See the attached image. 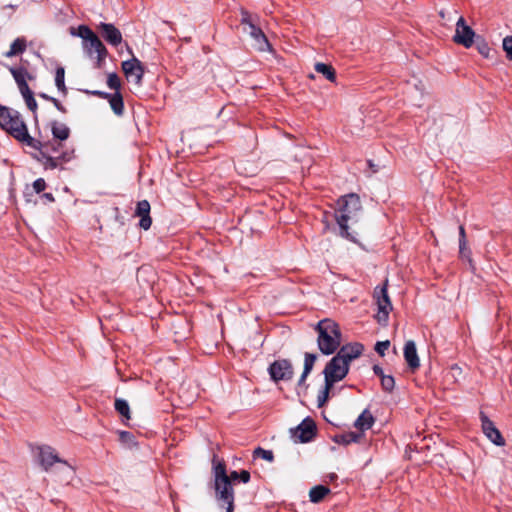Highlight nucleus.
I'll list each match as a JSON object with an SVG mask.
<instances>
[{"mask_svg": "<svg viewBox=\"0 0 512 512\" xmlns=\"http://www.w3.org/2000/svg\"><path fill=\"white\" fill-rule=\"evenodd\" d=\"M335 220L340 229V235L354 243L357 242L356 232L349 231V223L358 222V215L362 211L360 197L350 193L340 197L336 202Z\"/></svg>", "mask_w": 512, "mask_h": 512, "instance_id": "f257e3e1", "label": "nucleus"}, {"mask_svg": "<svg viewBox=\"0 0 512 512\" xmlns=\"http://www.w3.org/2000/svg\"><path fill=\"white\" fill-rule=\"evenodd\" d=\"M0 126L15 139L33 148L40 149L42 142L31 137L18 111L0 106Z\"/></svg>", "mask_w": 512, "mask_h": 512, "instance_id": "f03ea898", "label": "nucleus"}, {"mask_svg": "<svg viewBox=\"0 0 512 512\" xmlns=\"http://www.w3.org/2000/svg\"><path fill=\"white\" fill-rule=\"evenodd\" d=\"M215 498L221 507L226 506V512L234 511V491L230 478L223 463L214 467Z\"/></svg>", "mask_w": 512, "mask_h": 512, "instance_id": "7ed1b4c3", "label": "nucleus"}, {"mask_svg": "<svg viewBox=\"0 0 512 512\" xmlns=\"http://www.w3.org/2000/svg\"><path fill=\"white\" fill-rule=\"evenodd\" d=\"M315 330L320 351L326 355L333 354L341 344V331L337 323L318 322Z\"/></svg>", "mask_w": 512, "mask_h": 512, "instance_id": "20e7f679", "label": "nucleus"}, {"mask_svg": "<svg viewBox=\"0 0 512 512\" xmlns=\"http://www.w3.org/2000/svg\"><path fill=\"white\" fill-rule=\"evenodd\" d=\"M70 34L83 39L84 50L90 57L96 54L98 64L104 61L108 51L100 38L88 26L80 25L78 28L71 27Z\"/></svg>", "mask_w": 512, "mask_h": 512, "instance_id": "39448f33", "label": "nucleus"}, {"mask_svg": "<svg viewBox=\"0 0 512 512\" xmlns=\"http://www.w3.org/2000/svg\"><path fill=\"white\" fill-rule=\"evenodd\" d=\"M240 24L242 26L243 33L250 36L254 49L260 52L270 50L271 45L266 35L258 26L253 23L250 13L245 9H241Z\"/></svg>", "mask_w": 512, "mask_h": 512, "instance_id": "423d86ee", "label": "nucleus"}, {"mask_svg": "<svg viewBox=\"0 0 512 512\" xmlns=\"http://www.w3.org/2000/svg\"><path fill=\"white\" fill-rule=\"evenodd\" d=\"M350 365L342 356L336 354L326 365L323 374L325 382L335 384L341 381L348 374Z\"/></svg>", "mask_w": 512, "mask_h": 512, "instance_id": "0eeeda50", "label": "nucleus"}, {"mask_svg": "<svg viewBox=\"0 0 512 512\" xmlns=\"http://www.w3.org/2000/svg\"><path fill=\"white\" fill-rule=\"evenodd\" d=\"M38 150L45 169L62 168L64 163L69 162L73 158V151H64L58 155H49L47 143H42L41 148Z\"/></svg>", "mask_w": 512, "mask_h": 512, "instance_id": "6e6552de", "label": "nucleus"}, {"mask_svg": "<svg viewBox=\"0 0 512 512\" xmlns=\"http://www.w3.org/2000/svg\"><path fill=\"white\" fill-rule=\"evenodd\" d=\"M387 283L388 280L385 281L382 287H376L374 291V299L377 305L376 320H387L389 312L392 309V304L387 292Z\"/></svg>", "mask_w": 512, "mask_h": 512, "instance_id": "1a4fd4ad", "label": "nucleus"}, {"mask_svg": "<svg viewBox=\"0 0 512 512\" xmlns=\"http://www.w3.org/2000/svg\"><path fill=\"white\" fill-rule=\"evenodd\" d=\"M38 458L41 466L48 471L55 463H62L70 474H73V468L59 458L56 451L50 446H41L38 448Z\"/></svg>", "mask_w": 512, "mask_h": 512, "instance_id": "9d476101", "label": "nucleus"}, {"mask_svg": "<svg viewBox=\"0 0 512 512\" xmlns=\"http://www.w3.org/2000/svg\"><path fill=\"white\" fill-rule=\"evenodd\" d=\"M121 66L126 78L141 86L145 72L142 62L133 56L132 59L123 61Z\"/></svg>", "mask_w": 512, "mask_h": 512, "instance_id": "9b49d317", "label": "nucleus"}, {"mask_svg": "<svg viewBox=\"0 0 512 512\" xmlns=\"http://www.w3.org/2000/svg\"><path fill=\"white\" fill-rule=\"evenodd\" d=\"M475 32L468 26L463 17H460L456 23V30L453 40L457 44L470 48L474 43Z\"/></svg>", "mask_w": 512, "mask_h": 512, "instance_id": "f8f14e48", "label": "nucleus"}, {"mask_svg": "<svg viewBox=\"0 0 512 512\" xmlns=\"http://www.w3.org/2000/svg\"><path fill=\"white\" fill-rule=\"evenodd\" d=\"M269 373L274 381L289 380L293 376V368L288 360H277L270 365Z\"/></svg>", "mask_w": 512, "mask_h": 512, "instance_id": "ddd939ff", "label": "nucleus"}, {"mask_svg": "<svg viewBox=\"0 0 512 512\" xmlns=\"http://www.w3.org/2000/svg\"><path fill=\"white\" fill-rule=\"evenodd\" d=\"M97 30L102 38L110 45L117 47L123 41L120 30L111 23L101 22Z\"/></svg>", "mask_w": 512, "mask_h": 512, "instance_id": "4468645a", "label": "nucleus"}, {"mask_svg": "<svg viewBox=\"0 0 512 512\" xmlns=\"http://www.w3.org/2000/svg\"><path fill=\"white\" fill-rule=\"evenodd\" d=\"M482 430L485 436L495 445L504 446L505 440L494 423L484 414H481Z\"/></svg>", "mask_w": 512, "mask_h": 512, "instance_id": "2eb2a0df", "label": "nucleus"}, {"mask_svg": "<svg viewBox=\"0 0 512 512\" xmlns=\"http://www.w3.org/2000/svg\"><path fill=\"white\" fill-rule=\"evenodd\" d=\"M150 209V203L147 200H142L137 203L135 215L140 217L139 226L144 230H148L152 225Z\"/></svg>", "mask_w": 512, "mask_h": 512, "instance_id": "dca6fc26", "label": "nucleus"}, {"mask_svg": "<svg viewBox=\"0 0 512 512\" xmlns=\"http://www.w3.org/2000/svg\"><path fill=\"white\" fill-rule=\"evenodd\" d=\"M404 358L410 369L416 370L420 366V360L416 351L415 342L409 340L404 346Z\"/></svg>", "mask_w": 512, "mask_h": 512, "instance_id": "f3484780", "label": "nucleus"}, {"mask_svg": "<svg viewBox=\"0 0 512 512\" xmlns=\"http://www.w3.org/2000/svg\"><path fill=\"white\" fill-rule=\"evenodd\" d=\"M315 435V424L311 420L303 421L296 429L295 437H297L300 442H308Z\"/></svg>", "mask_w": 512, "mask_h": 512, "instance_id": "a211bd4d", "label": "nucleus"}, {"mask_svg": "<svg viewBox=\"0 0 512 512\" xmlns=\"http://www.w3.org/2000/svg\"><path fill=\"white\" fill-rule=\"evenodd\" d=\"M363 350L364 347L362 344L352 343L343 346L337 354L342 356L344 360H347V363L350 365V362L358 358L362 354Z\"/></svg>", "mask_w": 512, "mask_h": 512, "instance_id": "6ab92c4d", "label": "nucleus"}, {"mask_svg": "<svg viewBox=\"0 0 512 512\" xmlns=\"http://www.w3.org/2000/svg\"><path fill=\"white\" fill-rule=\"evenodd\" d=\"M27 49V40L25 37H17L9 47V50L4 53L7 58H12L23 54Z\"/></svg>", "mask_w": 512, "mask_h": 512, "instance_id": "aec40b11", "label": "nucleus"}, {"mask_svg": "<svg viewBox=\"0 0 512 512\" xmlns=\"http://www.w3.org/2000/svg\"><path fill=\"white\" fill-rule=\"evenodd\" d=\"M51 131L54 139L59 141H64L70 136L69 127L65 123L59 121H53L51 123Z\"/></svg>", "mask_w": 512, "mask_h": 512, "instance_id": "412c9836", "label": "nucleus"}, {"mask_svg": "<svg viewBox=\"0 0 512 512\" xmlns=\"http://www.w3.org/2000/svg\"><path fill=\"white\" fill-rule=\"evenodd\" d=\"M373 423H374L373 415L371 414V412L368 409H365L359 415V417L356 419L354 426L361 431H365V430L370 429L372 427Z\"/></svg>", "mask_w": 512, "mask_h": 512, "instance_id": "4be33fe9", "label": "nucleus"}, {"mask_svg": "<svg viewBox=\"0 0 512 512\" xmlns=\"http://www.w3.org/2000/svg\"><path fill=\"white\" fill-rule=\"evenodd\" d=\"M9 71L12 74L17 86L22 83H25L27 80L33 79V76L23 66L9 67Z\"/></svg>", "mask_w": 512, "mask_h": 512, "instance_id": "5701e85b", "label": "nucleus"}, {"mask_svg": "<svg viewBox=\"0 0 512 512\" xmlns=\"http://www.w3.org/2000/svg\"><path fill=\"white\" fill-rule=\"evenodd\" d=\"M108 102L110 104L112 111L117 116H122L124 114L123 96L120 92L113 93L108 99Z\"/></svg>", "mask_w": 512, "mask_h": 512, "instance_id": "b1692460", "label": "nucleus"}, {"mask_svg": "<svg viewBox=\"0 0 512 512\" xmlns=\"http://www.w3.org/2000/svg\"><path fill=\"white\" fill-rule=\"evenodd\" d=\"M330 493V489L323 485H317L310 489L309 499L312 503L321 502L326 495Z\"/></svg>", "mask_w": 512, "mask_h": 512, "instance_id": "393cba45", "label": "nucleus"}, {"mask_svg": "<svg viewBox=\"0 0 512 512\" xmlns=\"http://www.w3.org/2000/svg\"><path fill=\"white\" fill-rule=\"evenodd\" d=\"M315 71L317 73L322 74L327 80L331 82H335L336 80V71L330 64L318 62L315 64Z\"/></svg>", "mask_w": 512, "mask_h": 512, "instance_id": "a878e982", "label": "nucleus"}, {"mask_svg": "<svg viewBox=\"0 0 512 512\" xmlns=\"http://www.w3.org/2000/svg\"><path fill=\"white\" fill-rule=\"evenodd\" d=\"M65 69L60 66L57 67L55 72V85L57 89L65 96L67 94V87L65 86Z\"/></svg>", "mask_w": 512, "mask_h": 512, "instance_id": "bb28decb", "label": "nucleus"}, {"mask_svg": "<svg viewBox=\"0 0 512 512\" xmlns=\"http://www.w3.org/2000/svg\"><path fill=\"white\" fill-rule=\"evenodd\" d=\"M115 410L125 419H130V407L126 400L116 399L114 404Z\"/></svg>", "mask_w": 512, "mask_h": 512, "instance_id": "cd10ccee", "label": "nucleus"}, {"mask_svg": "<svg viewBox=\"0 0 512 512\" xmlns=\"http://www.w3.org/2000/svg\"><path fill=\"white\" fill-rule=\"evenodd\" d=\"M459 257L462 260H467L469 263V267L472 270H475V265L472 259V252L471 249L468 247V242L465 243L464 246L462 244H459Z\"/></svg>", "mask_w": 512, "mask_h": 512, "instance_id": "c85d7f7f", "label": "nucleus"}, {"mask_svg": "<svg viewBox=\"0 0 512 512\" xmlns=\"http://www.w3.org/2000/svg\"><path fill=\"white\" fill-rule=\"evenodd\" d=\"M333 386L334 384L330 382H325L324 387L322 388V390L319 391L317 396L318 407H322L326 404V402L329 399L330 390L332 389Z\"/></svg>", "mask_w": 512, "mask_h": 512, "instance_id": "c756f323", "label": "nucleus"}, {"mask_svg": "<svg viewBox=\"0 0 512 512\" xmlns=\"http://www.w3.org/2000/svg\"><path fill=\"white\" fill-rule=\"evenodd\" d=\"M317 359V356L315 354L306 353L305 359H304V376H308L311 370L313 369V366L315 364V361Z\"/></svg>", "mask_w": 512, "mask_h": 512, "instance_id": "7c9ffc66", "label": "nucleus"}, {"mask_svg": "<svg viewBox=\"0 0 512 512\" xmlns=\"http://www.w3.org/2000/svg\"><path fill=\"white\" fill-rule=\"evenodd\" d=\"M107 85L110 89L115 90V92H120L121 81L116 73H110L108 75Z\"/></svg>", "mask_w": 512, "mask_h": 512, "instance_id": "2f4dec72", "label": "nucleus"}, {"mask_svg": "<svg viewBox=\"0 0 512 512\" xmlns=\"http://www.w3.org/2000/svg\"><path fill=\"white\" fill-rule=\"evenodd\" d=\"M254 456L256 457H260L266 461H273L274 459V456H273V452L270 451V450H265L263 448H260L258 447L257 449L254 450Z\"/></svg>", "mask_w": 512, "mask_h": 512, "instance_id": "473e14b6", "label": "nucleus"}, {"mask_svg": "<svg viewBox=\"0 0 512 512\" xmlns=\"http://www.w3.org/2000/svg\"><path fill=\"white\" fill-rule=\"evenodd\" d=\"M381 385L385 391L391 392L395 386L394 377L391 375L383 376V378L381 379Z\"/></svg>", "mask_w": 512, "mask_h": 512, "instance_id": "72a5a7b5", "label": "nucleus"}, {"mask_svg": "<svg viewBox=\"0 0 512 512\" xmlns=\"http://www.w3.org/2000/svg\"><path fill=\"white\" fill-rule=\"evenodd\" d=\"M503 50L506 52L508 59L512 56V36H506L503 39Z\"/></svg>", "mask_w": 512, "mask_h": 512, "instance_id": "f704fd0d", "label": "nucleus"}, {"mask_svg": "<svg viewBox=\"0 0 512 512\" xmlns=\"http://www.w3.org/2000/svg\"><path fill=\"white\" fill-rule=\"evenodd\" d=\"M23 98L25 100V103H26L28 109L30 111H32L33 113H36V110H37L38 106H37V102H36V100L34 98V95L30 94L29 96H25Z\"/></svg>", "mask_w": 512, "mask_h": 512, "instance_id": "c9c22d12", "label": "nucleus"}, {"mask_svg": "<svg viewBox=\"0 0 512 512\" xmlns=\"http://www.w3.org/2000/svg\"><path fill=\"white\" fill-rule=\"evenodd\" d=\"M389 346H390V342L388 340L377 342V344L375 346V350L380 356H384L385 352L388 350Z\"/></svg>", "mask_w": 512, "mask_h": 512, "instance_id": "e433bc0d", "label": "nucleus"}, {"mask_svg": "<svg viewBox=\"0 0 512 512\" xmlns=\"http://www.w3.org/2000/svg\"><path fill=\"white\" fill-rule=\"evenodd\" d=\"M46 188V182L43 178H38L33 182V189L36 193H41Z\"/></svg>", "mask_w": 512, "mask_h": 512, "instance_id": "4c0bfd02", "label": "nucleus"}, {"mask_svg": "<svg viewBox=\"0 0 512 512\" xmlns=\"http://www.w3.org/2000/svg\"><path fill=\"white\" fill-rule=\"evenodd\" d=\"M18 88L23 97L33 94V92L31 91V89L29 88V86L27 84V81L25 83L18 85Z\"/></svg>", "mask_w": 512, "mask_h": 512, "instance_id": "58836bf2", "label": "nucleus"}, {"mask_svg": "<svg viewBox=\"0 0 512 512\" xmlns=\"http://www.w3.org/2000/svg\"><path fill=\"white\" fill-rule=\"evenodd\" d=\"M87 93L91 94L93 96L102 98V99H106V100H108L110 98V96L112 95L111 93L102 92V91H99V90L87 91Z\"/></svg>", "mask_w": 512, "mask_h": 512, "instance_id": "ea45409f", "label": "nucleus"}, {"mask_svg": "<svg viewBox=\"0 0 512 512\" xmlns=\"http://www.w3.org/2000/svg\"><path fill=\"white\" fill-rule=\"evenodd\" d=\"M465 243H467L465 228L463 225H460L459 226V244H462L464 246Z\"/></svg>", "mask_w": 512, "mask_h": 512, "instance_id": "a19ab883", "label": "nucleus"}, {"mask_svg": "<svg viewBox=\"0 0 512 512\" xmlns=\"http://www.w3.org/2000/svg\"><path fill=\"white\" fill-rule=\"evenodd\" d=\"M358 438H359V436L356 435L355 433H349V434L343 436V441L348 444L351 442H357Z\"/></svg>", "mask_w": 512, "mask_h": 512, "instance_id": "79ce46f5", "label": "nucleus"}, {"mask_svg": "<svg viewBox=\"0 0 512 512\" xmlns=\"http://www.w3.org/2000/svg\"><path fill=\"white\" fill-rule=\"evenodd\" d=\"M51 103L56 107V109L62 113H66L67 110L66 108L61 104V102L56 99V98H53L51 99Z\"/></svg>", "mask_w": 512, "mask_h": 512, "instance_id": "37998d69", "label": "nucleus"}, {"mask_svg": "<svg viewBox=\"0 0 512 512\" xmlns=\"http://www.w3.org/2000/svg\"><path fill=\"white\" fill-rule=\"evenodd\" d=\"M478 50L480 54L484 55L485 57H488L490 49L486 43L478 44Z\"/></svg>", "mask_w": 512, "mask_h": 512, "instance_id": "c03bdc74", "label": "nucleus"}, {"mask_svg": "<svg viewBox=\"0 0 512 512\" xmlns=\"http://www.w3.org/2000/svg\"><path fill=\"white\" fill-rule=\"evenodd\" d=\"M239 479L243 482V483H248L249 480H250V473L247 471V470H242L240 473H239Z\"/></svg>", "mask_w": 512, "mask_h": 512, "instance_id": "a18cd8bd", "label": "nucleus"}, {"mask_svg": "<svg viewBox=\"0 0 512 512\" xmlns=\"http://www.w3.org/2000/svg\"><path fill=\"white\" fill-rule=\"evenodd\" d=\"M114 212H115V219L116 221L123 227L124 226V218L120 215V211H119V208L118 207H115L114 208Z\"/></svg>", "mask_w": 512, "mask_h": 512, "instance_id": "49530a36", "label": "nucleus"}, {"mask_svg": "<svg viewBox=\"0 0 512 512\" xmlns=\"http://www.w3.org/2000/svg\"><path fill=\"white\" fill-rule=\"evenodd\" d=\"M42 198L45 200V203H52L55 201V198L52 193H44Z\"/></svg>", "mask_w": 512, "mask_h": 512, "instance_id": "de8ad7c7", "label": "nucleus"}, {"mask_svg": "<svg viewBox=\"0 0 512 512\" xmlns=\"http://www.w3.org/2000/svg\"><path fill=\"white\" fill-rule=\"evenodd\" d=\"M373 371H374V373H375L377 376H379V377H380V379H382V378H383V376H386V375L384 374V372H383V369H382L380 366H378V365H375V366L373 367Z\"/></svg>", "mask_w": 512, "mask_h": 512, "instance_id": "09e8293b", "label": "nucleus"}, {"mask_svg": "<svg viewBox=\"0 0 512 512\" xmlns=\"http://www.w3.org/2000/svg\"><path fill=\"white\" fill-rule=\"evenodd\" d=\"M228 477L230 478V482L232 483L233 480L239 479V473L237 471H232Z\"/></svg>", "mask_w": 512, "mask_h": 512, "instance_id": "8fccbe9b", "label": "nucleus"}, {"mask_svg": "<svg viewBox=\"0 0 512 512\" xmlns=\"http://www.w3.org/2000/svg\"><path fill=\"white\" fill-rule=\"evenodd\" d=\"M39 96L47 101H50L51 102V99H53L54 97H51V96H48L47 94H44V93H41L39 94Z\"/></svg>", "mask_w": 512, "mask_h": 512, "instance_id": "3c124183", "label": "nucleus"}, {"mask_svg": "<svg viewBox=\"0 0 512 512\" xmlns=\"http://www.w3.org/2000/svg\"><path fill=\"white\" fill-rule=\"evenodd\" d=\"M306 377H307V376H304V372H303V373H302V375H301V377H300V379H299V382H298V383H299V385H302V384L305 382Z\"/></svg>", "mask_w": 512, "mask_h": 512, "instance_id": "603ef678", "label": "nucleus"}, {"mask_svg": "<svg viewBox=\"0 0 512 512\" xmlns=\"http://www.w3.org/2000/svg\"><path fill=\"white\" fill-rule=\"evenodd\" d=\"M59 147H61V144H60V143H58V144H57V146L53 145V146H52V150H53V152H54V153H58V149H59Z\"/></svg>", "mask_w": 512, "mask_h": 512, "instance_id": "864d4df0", "label": "nucleus"}, {"mask_svg": "<svg viewBox=\"0 0 512 512\" xmlns=\"http://www.w3.org/2000/svg\"><path fill=\"white\" fill-rule=\"evenodd\" d=\"M452 370H460V368L455 366V367H452Z\"/></svg>", "mask_w": 512, "mask_h": 512, "instance_id": "5fc2aeb1", "label": "nucleus"}, {"mask_svg": "<svg viewBox=\"0 0 512 512\" xmlns=\"http://www.w3.org/2000/svg\"><path fill=\"white\" fill-rule=\"evenodd\" d=\"M128 435H129V433H128V432H123V433H122V436H128Z\"/></svg>", "mask_w": 512, "mask_h": 512, "instance_id": "6e6d98bb", "label": "nucleus"}, {"mask_svg": "<svg viewBox=\"0 0 512 512\" xmlns=\"http://www.w3.org/2000/svg\"><path fill=\"white\" fill-rule=\"evenodd\" d=\"M511 60H512V55H511Z\"/></svg>", "mask_w": 512, "mask_h": 512, "instance_id": "4d7b16f0", "label": "nucleus"}]
</instances>
